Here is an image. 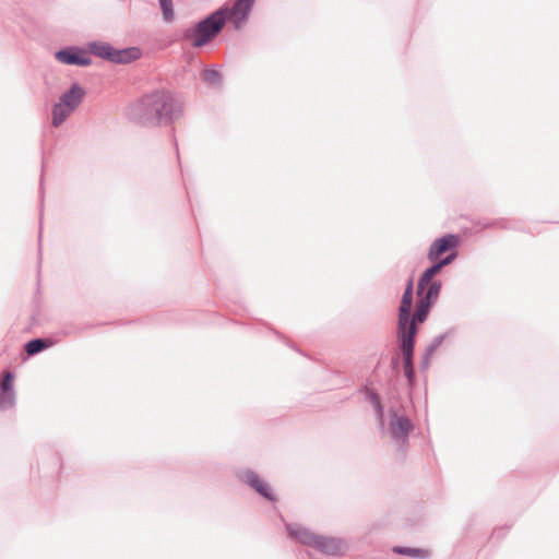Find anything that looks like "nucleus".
<instances>
[{"instance_id": "obj_1", "label": "nucleus", "mask_w": 559, "mask_h": 559, "mask_svg": "<svg viewBox=\"0 0 559 559\" xmlns=\"http://www.w3.org/2000/svg\"><path fill=\"white\" fill-rule=\"evenodd\" d=\"M182 114V102L168 90H156L142 96L129 108V118L142 126H168Z\"/></svg>"}, {"instance_id": "obj_2", "label": "nucleus", "mask_w": 559, "mask_h": 559, "mask_svg": "<svg viewBox=\"0 0 559 559\" xmlns=\"http://www.w3.org/2000/svg\"><path fill=\"white\" fill-rule=\"evenodd\" d=\"M228 16L229 9L223 7L198 22L194 26L186 28L182 33V39L190 41L195 48L203 47L221 33Z\"/></svg>"}, {"instance_id": "obj_3", "label": "nucleus", "mask_w": 559, "mask_h": 559, "mask_svg": "<svg viewBox=\"0 0 559 559\" xmlns=\"http://www.w3.org/2000/svg\"><path fill=\"white\" fill-rule=\"evenodd\" d=\"M87 51L98 58L117 64H127L141 57V50L138 47L116 49L109 43L99 40L90 41L87 44Z\"/></svg>"}, {"instance_id": "obj_4", "label": "nucleus", "mask_w": 559, "mask_h": 559, "mask_svg": "<svg viewBox=\"0 0 559 559\" xmlns=\"http://www.w3.org/2000/svg\"><path fill=\"white\" fill-rule=\"evenodd\" d=\"M417 334V330L414 324L404 332L400 341V349L403 356V368L404 376L407 379L408 385L413 386L415 383V368L413 362L414 357V347H415V336Z\"/></svg>"}, {"instance_id": "obj_5", "label": "nucleus", "mask_w": 559, "mask_h": 559, "mask_svg": "<svg viewBox=\"0 0 559 559\" xmlns=\"http://www.w3.org/2000/svg\"><path fill=\"white\" fill-rule=\"evenodd\" d=\"M389 430L399 450L404 453L408 448V435L413 430V423L407 416L391 409Z\"/></svg>"}, {"instance_id": "obj_6", "label": "nucleus", "mask_w": 559, "mask_h": 559, "mask_svg": "<svg viewBox=\"0 0 559 559\" xmlns=\"http://www.w3.org/2000/svg\"><path fill=\"white\" fill-rule=\"evenodd\" d=\"M55 58L63 64L79 67H88L92 64V59L87 56L86 51L76 46L58 50L55 53Z\"/></svg>"}, {"instance_id": "obj_7", "label": "nucleus", "mask_w": 559, "mask_h": 559, "mask_svg": "<svg viewBox=\"0 0 559 559\" xmlns=\"http://www.w3.org/2000/svg\"><path fill=\"white\" fill-rule=\"evenodd\" d=\"M413 280L411 278L405 287L404 294L402 296L401 305L399 308V322H397V334L399 337L404 332H407L406 326L408 324V320L411 318V309L413 304Z\"/></svg>"}, {"instance_id": "obj_8", "label": "nucleus", "mask_w": 559, "mask_h": 559, "mask_svg": "<svg viewBox=\"0 0 559 559\" xmlns=\"http://www.w3.org/2000/svg\"><path fill=\"white\" fill-rule=\"evenodd\" d=\"M14 374L11 371L2 373L0 383V411H7L15 405V392L13 389Z\"/></svg>"}, {"instance_id": "obj_9", "label": "nucleus", "mask_w": 559, "mask_h": 559, "mask_svg": "<svg viewBox=\"0 0 559 559\" xmlns=\"http://www.w3.org/2000/svg\"><path fill=\"white\" fill-rule=\"evenodd\" d=\"M239 478L265 499L271 501L275 499L270 486L265 481L261 480L253 471L247 469L242 472L239 475Z\"/></svg>"}, {"instance_id": "obj_10", "label": "nucleus", "mask_w": 559, "mask_h": 559, "mask_svg": "<svg viewBox=\"0 0 559 559\" xmlns=\"http://www.w3.org/2000/svg\"><path fill=\"white\" fill-rule=\"evenodd\" d=\"M457 243V237L452 234L436 239L429 248L428 259L436 261L442 253L455 248Z\"/></svg>"}, {"instance_id": "obj_11", "label": "nucleus", "mask_w": 559, "mask_h": 559, "mask_svg": "<svg viewBox=\"0 0 559 559\" xmlns=\"http://www.w3.org/2000/svg\"><path fill=\"white\" fill-rule=\"evenodd\" d=\"M314 548L329 556H342L345 552L346 544L340 538L319 535Z\"/></svg>"}, {"instance_id": "obj_12", "label": "nucleus", "mask_w": 559, "mask_h": 559, "mask_svg": "<svg viewBox=\"0 0 559 559\" xmlns=\"http://www.w3.org/2000/svg\"><path fill=\"white\" fill-rule=\"evenodd\" d=\"M286 528H287L288 535L292 538H295L302 545L310 546V547L314 548L319 535H316L314 533H312L311 531H309L308 528H306L299 524H286Z\"/></svg>"}, {"instance_id": "obj_13", "label": "nucleus", "mask_w": 559, "mask_h": 559, "mask_svg": "<svg viewBox=\"0 0 559 559\" xmlns=\"http://www.w3.org/2000/svg\"><path fill=\"white\" fill-rule=\"evenodd\" d=\"M254 0H236L229 15L234 19L236 28H240L241 25L247 21L248 15L253 7Z\"/></svg>"}, {"instance_id": "obj_14", "label": "nucleus", "mask_w": 559, "mask_h": 559, "mask_svg": "<svg viewBox=\"0 0 559 559\" xmlns=\"http://www.w3.org/2000/svg\"><path fill=\"white\" fill-rule=\"evenodd\" d=\"M85 90L78 83H73L70 90L59 97V102L75 110L83 102Z\"/></svg>"}, {"instance_id": "obj_15", "label": "nucleus", "mask_w": 559, "mask_h": 559, "mask_svg": "<svg viewBox=\"0 0 559 559\" xmlns=\"http://www.w3.org/2000/svg\"><path fill=\"white\" fill-rule=\"evenodd\" d=\"M73 111L74 109L58 100L51 109V124L55 128L60 127L72 115Z\"/></svg>"}, {"instance_id": "obj_16", "label": "nucleus", "mask_w": 559, "mask_h": 559, "mask_svg": "<svg viewBox=\"0 0 559 559\" xmlns=\"http://www.w3.org/2000/svg\"><path fill=\"white\" fill-rule=\"evenodd\" d=\"M444 338H445V334H440V335L436 336L432 340V342L426 347V349L421 356L420 362H419V368L423 371H425L429 368L431 357L433 356L435 352L439 348V346L442 344Z\"/></svg>"}, {"instance_id": "obj_17", "label": "nucleus", "mask_w": 559, "mask_h": 559, "mask_svg": "<svg viewBox=\"0 0 559 559\" xmlns=\"http://www.w3.org/2000/svg\"><path fill=\"white\" fill-rule=\"evenodd\" d=\"M430 308H431V305L419 299L417 302V306H416L415 313L413 314V318L412 319L409 318V320H408L406 330H408L413 324L417 329L416 323L417 322L423 323L427 319Z\"/></svg>"}, {"instance_id": "obj_18", "label": "nucleus", "mask_w": 559, "mask_h": 559, "mask_svg": "<svg viewBox=\"0 0 559 559\" xmlns=\"http://www.w3.org/2000/svg\"><path fill=\"white\" fill-rule=\"evenodd\" d=\"M440 290H441V282L433 281L430 285H428V288L426 289V292L423 290L421 295H418V296H419L420 300L432 306L436 302V300L438 299Z\"/></svg>"}, {"instance_id": "obj_19", "label": "nucleus", "mask_w": 559, "mask_h": 559, "mask_svg": "<svg viewBox=\"0 0 559 559\" xmlns=\"http://www.w3.org/2000/svg\"><path fill=\"white\" fill-rule=\"evenodd\" d=\"M51 345V342L46 338H34L28 341L25 344V352L28 356H34L39 354L44 349L48 348Z\"/></svg>"}, {"instance_id": "obj_20", "label": "nucleus", "mask_w": 559, "mask_h": 559, "mask_svg": "<svg viewBox=\"0 0 559 559\" xmlns=\"http://www.w3.org/2000/svg\"><path fill=\"white\" fill-rule=\"evenodd\" d=\"M393 551L399 555H405V556L419 558V559H426V558H429V556H430V552L428 550L421 549V548L395 546L393 548Z\"/></svg>"}, {"instance_id": "obj_21", "label": "nucleus", "mask_w": 559, "mask_h": 559, "mask_svg": "<svg viewBox=\"0 0 559 559\" xmlns=\"http://www.w3.org/2000/svg\"><path fill=\"white\" fill-rule=\"evenodd\" d=\"M439 271L433 266H429L424 271L418 281V295H421V292L426 289L428 285L432 283V278L437 275Z\"/></svg>"}, {"instance_id": "obj_22", "label": "nucleus", "mask_w": 559, "mask_h": 559, "mask_svg": "<svg viewBox=\"0 0 559 559\" xmlns=\"http://www.w3.org/2000/svg\"><path fill=\"white\" fill-rule=\"evenodd\" d=\"M201 78L211 86H219L222 84V76L219 72L213 69H205L202 72Z\"/></svg>"}, {"instance_id": "obj_23", "label": "nucleus", "mask_w": 559, "mask_h": 559, "mask_svg": "<svg viewBox=\"0 0 559 559\" xmlns=\"http://www.w3.org/2000/svg\"><path fill=\"white\" fill-rule=\"evenodd\" d=\"M367 399L373 405L376 414H377L380 423L382 424L383 407H382L379 395L372 390H367Z\"/></svg>"}, {"instance_id": "obj_24", "label": "nucleus", "mask_w": 559, "mask_h": 559, "mask_svg": "<svg viewBox=\"0 0 559 559\" xmlns=\"http://www.w3.org/2000/svg\"><path fill=\"white\" fill-rule=\"evenodd\" d=\"M165 22H171L174 20V7L171 0H158Z\"/></svg>"}, {"instance_id": "obj_25", "label": "nucleus", "mask_w": 559, "mask_h": 559, "mask_svg": "<svg viewBox=\"0 0 559 559\" xmlns=\"http://www.w3.org/2000/svg\"><path fill=\"white\" fill-rule=\"evenodd\" d=\"M456 258V253L452 252L448 254L445 258L441 259L440 261L433 263L432 265L440 272L442 267L449 265L452 263V261Z\"/></svg>"}, {"instance_id": "obj_26", "label": "nucleus", "mask_w": 559, "mask_h": 559, "mask_svg": "<svg viewBox=\"0 0 559 559\" xmlns=\"http://www.w3.org/2000/svg\"><path fill=\"white\" fill-rule=\"evenodd\" d=\"M456 258V253L452 252L448 254L445 258L441 259L440 261L433 263L432 265L440 272L442 267L449 265L452 263V261Z\"/></svg>"}]
</instances>
